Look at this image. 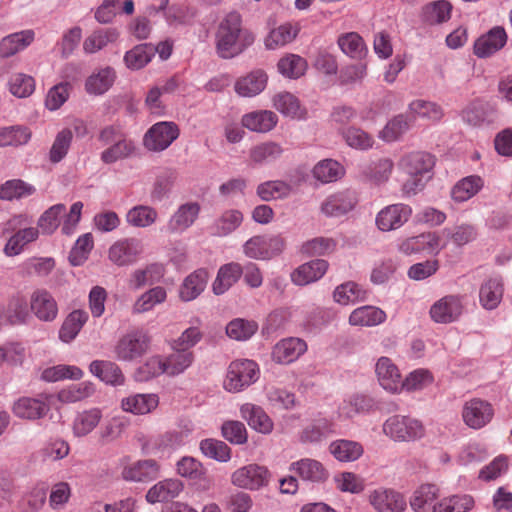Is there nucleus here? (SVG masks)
Segmentation results:
<instances>
[{
  "label": "nucleus",
  "instance_id": "nucleus-1",
  "mask_svg": "<svg viewBox=\"0 0 512 512\" xmlns=\"http://www.w3.org/2000/svg\"><path fill=\"white\" fill-rule=\"evenodd\" d=\"M254 41V34L242 27L241 16L236 12L227 14L220 21L215 34L216 52L223 59L238 56Z\"/></svg>",
  "mask_w": 512,
  "mask_h": 512
},
{
  "label": "nucleus",
  "instance_id": "nucleus-2",
  "mask_svg": "<svg viewBox=\"0 0 512 512\" xmlns=\"http://www.w3.org/2000/svg\"><path fill=\"white\" fill-rule=\"evenodd\" d=\"M434 165L433 156L426 152L413 151L403 155L398 162V168L409 176L402 185L403 194L413 196L423 190L431 178Z\"/></svg>",
  "mask_w": 512,
  "mask_h": 512
},
{
  "label": "nucleus",
  "instance_id": "nucleus-3",
  "mask_svg": "<svg viewBox=\"0 0 512 512\" xmlns=\"http://www.w3.org/2000/svg\"><path fill=\"white\" fill-rule=\"evenodd\" d=\"M32 224L33 219L27 214L14 215L5 223L4 230L12 232L3 249L6 256L13 257L21 254L27 245L39 238L40 231Z\"/></svg>",
  "mask_w": 512,
  "mask_h": 512
},
{
  "label": "nucleus",
  "instance_id": "nucleus-4",
  "mask_svg": "<svg viewBox=\"0 0 512 512\" xmlns=\"http://www.w3.org/2000/svg\"><path fill=\"white\" fill-rule=\"evenodd\" d=\"M260 377L259 365L250 359H236L232 361L223 380V388L230 393H238L252 384Z\"/></svg>",
  "mask_w": 512,
  "mask_h": 512
},
{
  "label": "nucleus",
  "instance_id": "nucleus-5",
  "mask_svg": "<svg viewBox=\"0 0 512 512\" xmlns=\"http://www.w3.org/2000/svg\"><path fill=\"white\" fill-rule=\"evenodd\" d=\"M151 347V337L147 332L135 330L123 335L114 347L115 357L124 362H132L143 357Z\"/></svg>",
  "mask_w": 512,
  "mask_h": 512
},
{
  "label": "nucleus",
  "instance_id": "nucleus-6",
  "mask_svg": "<svg viewBox=\"0 0 512 512\" xmlns=\"http://www.w3.org/2000/svg\"><path fill=\"white\" fill-rule=\"evenodd\" d=\"M385 435L395 441H412L424 436L423 424L410 416L394 415L383 424Z\"/></svg>",
  "mask_w": 512,
  "mask_h": 512
},
{
  "label": "nucleus",
  "instance_id": "nucleus-7",
  "mask_svg": "<svg viewBox=\"0 0 512 512\" xmlns=\"http://www.w3.org/2000/svg\"><path fill=\"white\" fill-rule=\"evenodd\" d=\"M271 477V472L266 466L250 463L231 474V483L241 489L258 491L268 486Z\"/></svg>",
  "mask_w": 512,
  "mask_h": 512
},
{
  "label": "nucleus",
  "instance_id": "nucleus-8",
  "mask_svg": "<svg viewBox=\"0 0 512 512\" xmlns=\"http://www.w3.org/2000/svg\"><path fill=\"white\" fill-rule=\"evenodd\" d=\"M143 253V242L135 237H127L115 241L109 247L108 259L117 266H129L136 263Z\"/></svg>",
  "mask_w": 512,
  "mask_h": 512
},
{
  "label": "nucleus",
  "instance_id": "nucleus-9",
  "mask_svg": "<svg viewBox=\"0 0 512 512\" xmlns=\"http://www.w3.org/2000/svg\"><path fill=\"white\" fill-rule=\"evenodd\" d=\"M461 416L467 427L473 430H479L492 421L494 408L487 400L472 398L463 404Z\"/></svg>",
  "mask_w": 512,
  "mask_h": 512
},
{
  "label": "nucleus",
  "instance_id": "nucleus-10",
  "mask_svg": "<svg viewBox=\"0 0 512 512\" xmlns=\"http://www.w3.org/2000/svg\"><path fill=\"white\" fill-rule=\"evenodd\" d=\"M179 136V128L174 122H158L145 133L143 144L149 151L160 152L167 149Z\"/></svg>",
  "mask_w": 512,
  "mask_h": 512
},
{
  "label": "nucleus",
  "instance_id": "nucleus-11",
  "mask_svg": "<svg viewBox=\"0 0 512 512\" xmlns=\"http://www.w3.org/2000/svg\"><path fill=\"white\" fill-rule=\"evenodd\" d=\"M412 207L405 203L390 204L382 208L376 215L375 224L382 232H390L401 228L412 216Z\"/></svg>",
  "mask_w": 512,
  "mask_h": 512
},
{
  "label": "nucleus",
  "instance_id": "nucleus-12",
  "mask_svg": "<svg viewBox=\"0 0 512 512\" xmlns=\"http://www.w3.org/2000/svg\"><path fill=\"white\" fill-rule=\"evenodd\" d=\"M357 203L356 192L344 189L327 196L320 205V211L327 217H341L351 212Z\"/></svg>",
  "mask_w": 512,
  "mask_h": 512
},
{
  "label": "nucleus",
  "instance_id": "nucleus-13",
  "mask_svg": "<svg viewBox=\"0 0 512 512\" xmlns=\"http://www.w3.org/2000/svg\"><path fill=\"white\" fill-rule=\"evenodd\" d=\"M369 503L378 512H404L407 507L404 495L383 487L370 492Z\"/></svg>",
  "mask_w": 512,
  "mask_h": 512
},
{
  "label": "nucleus",
  "instance_id": "nucleus-14",
  "mask_svg": "<svg viewBox=\"0 0 512 512\" xmlns=\"http://www.w3.org/2000/svg\"><path fill=\"white\" fill-rule=\"evenodd\" d=\"M507 42V33L501 26L491 28L474 43L473 52L479 58H487L501 50Z\"/></svg>",
  "mask_w": 512,
  "mask_h": 512
},
{
  "label": "nucleus",
  "instance_id": "nucleus-15",
  "mask_svg": "<svg viewBox=\"0 0 512 512\" xmlns=\"http://www.w3.org/2000/svg\"><path fill=\"white\" fill-rule=\"evenodd\" d=\"M30 310L39 320H54L58 305L53 295L44 288L35 289L30 295Z\"/></svg>",
  "mask_w": 512,
  "mask_h": 512
},
{
  "label": "nucleus",
  "instance_id": "nucleus-16",
  "mask_svg": "<svg viewBox=\"0 0 512 512\" xmlns=\"http://www.w3.org/2000/svg\"><path fill=\"white\" fill-rule=\"evenodd\" d=\"M200 212V206L196 202H188L180 205L169 218L166 230L171 234H179L191 227Z\"/></svg>",
  "mask_w": 512,
  "mask_h": 512
},
{
  "label": "nucleus",
  "instance_id": "nucleus-17",
  "mask_svg": "<svg viewBox=\"0 0 512 512\" xmlns=\"http://www.w3.org/2000/svg\"><path fill=\"white\" fill-rule=\"evenodd\" d=\"M307 350L304 340L289 337L279 341L272 350V359L279 364H289L297 360Z\"/></svg>",
  "mask_w": 512,
  "mask_h": 512
},
{
  "label": "nucleus",
  "instance_id": "nucleus-18",
  "mask_svg": "<svg viewBox=\"0 0 512 512\" xmlns=\"http://www.w3.org/2000/svg\"><path fill=\"white\" fill-rule=\"evenodd\" d=\"M463 299L456 295H446L437 300L430 308L433 320H455L463 315Z\"/></svg>",
  "mask_w": 512,
  "mask_h": 512
},
{
  "label": "nucleus",
  "instance_id": "nucleus-19",
  "mask_svg": "<svg viewBox=\"0 0 512 512\" xmlns=\"http://www.w3.org/2000/svg\"><path fill=\"white\" fill-rule=\"evenodd\" d=\"M375 372L380 385L385 390L396 393L402 389L401 374L390 358H379L376 363Z\"/></svg>",
  "mask_w": 512,
  "mask_h": 512
},
{
  "label": "nucleus",
  "instance_id": "nucleus-20",
  "mask_svg": "<svg viewBox=\"0 0 512 512\" xmlns=\"http://www.w3.org/2000/svg\"><path fill=\"white\" fill-rule=\"evenodd\" d=\"M328 266V262L323 259H316L304 263L291 274L292 282L299 286L315 282L325 275Z\"/></svg>",
  "mask_w": 512,
  "mask_h": 512
},
{
  "label": "nucleus",
  "instance_id": "nucleus-21",
  "mask_svg": "<svg viewBox=\"0 0 512 512\" xmlns=\"http://www.w3.org/2000/svg\"><path fill=\"white\" fill-rule=\"evenodd\" d=\"M209 273L205 269H198L189 274L179 287V298L184 302L196 299L206 288Z\"/></svg>",
  "mask_w": 512,
  "mask_h": 512
},
{
  "label": "nucleus",
  "instance_id": "nucleus-22",
  "mask_svg": "<svg viewBox=\"0 0 512 512\" xmlns=\"http://www.w3.org/2000/svg\"><path fill=\"white\" fill-rule=\"evenodd\" d=\"M267 80V74L263 70L251 71L235 82V92L241 97H254L265 89Z\"/></svg>",
  "mask_w": 512,
  "mask_h": 512
},
{
  "label": "nucleus",
  "instance_id": "nucleus-23",
  "mask_svg": "<svg viewBox=\"0 0 512 512\" xmlns=\"http://www.w3.org/2000/svg\"><path fill=\"white\" fill-rule=\"evenodd\" d=\"M278 123L277 115L270 110H258L242 116L241 124L252 132L267 133Z\"/></svg>",
  "mask_w": 512,
  "mask_h": 512
},
{
  "label": "nucleus",
  "instance_id": "nucleus-24",
  "mask_svg": "<svg viewBox=\"0 0 512 512\" xmlns=\"http://www.w3.org/2000/svg\"><path fill=\"white\" fill-rule=\"evenodd\" d=\"M103 414L99 408H90L78 412L72 421V432L82 438L92 433L102 421Z\"/></svg>",
  "mask_w": 512,
  "mask_h": 512
},
{
  "label": "nucleus",
  "instance_id": "nucleus-25",
  "mask_svg": "<svg viewBox=\"0 0 512 512\" xmlns=\"http://www.w3.org/2000/svg\"><path fill=\"white\" fill-rule=\"evenodd\" d=\"M290 471L297 474L302 480L310 482H323L328 477V472L323 464L312 458H303L293 462Z\"/></svg>",
  "mask_w": 512,
  "mask_h": 512
},
{
  "label": "nucleus",
  "instance_id": "nucleus-26",
  "mask_svg": "<svg viewBox=\"0 0 512 512\" xmlns=\"http://www.w3.org/2000/svg\"><path fill=\"white\" fill-rule=\"evenodd\" d=\"M241 416L249 426L263 434H269L273 430V422L266 412L257 405L245 403L240 408Z\"/></svg>",
  "mask_w": 512,
  "mask_h": 512
},
{
  "label": "nucleus",
  "instance_id": "nucleus-27",
  "mask_svg": "<svg viewBox=\"0 0 512 512\" xmlns=\"http://www.w3.org/2000/svg\"><path fill=\"white\" fill-rule=\"evenodd\" d=\"M89 371L106 384L120 386L125 383V376L120 367L112 361L94 360L89 366Z\"/></svg>",
  "mask_w": 512,
  "mask_h": 512
},
{
  "label": "nucleus",
  "instance_id": "nucleus-28",
  "mask_svg": "<svg viewBox=\"0 0 512 512\" xmlns=\"http://www.w3.org/2000/svg\"><path fill=\"white\" fill-rule=\"evenodd\" d=\"M299 27L297 24L289 22L283 23L269 31L264 38V45L267 50H276L291 43L298 35Z\"/></svg>",
  "mask_w": 512,
  "mask_h": 512
},
{
  "label": "nucleus",
  "instance_id": "nucleus-29",
  "mask_svg": "<svg viewBox=\"0 0 512 512\" xmlns=\"http://www.w3.org/2000/svg\"><path fill=\"white\" fill-rule=\"evenodd\" d=\"M183 490V483L178 479H165L152 486L147 494L146 500L155 504L176 498Z\"/></svg>",
  "mask_w": 512,
  "mask_h": 512
},
{
  "label": "nucleus",
  "instance_id": "nucleus-30",
  "mask_svg": "<svg viewBox=\"0 0 512 512\" xmlns=\"http://www.w3.org/2000/svg\"><path fill=\"white\" fill-rule=\"evenodd\" d=\"M243 269L239 263L230 262L222 265L212 284V291L215 295H222L227 292L241 277Z\"/></svg>",
  "mask_w": 512,
  "mask_h": 512
},
{
  "label": "nucleus",
  "instance_id": "nucleus-31",
  "mask_svg": "<svg viewBox=\"0 0 512 512\" xmlns=\"http://www.w3.org/2000/svg\"><path fill=\"white\" fill-rule=\"evenodd\" d=\"M159 468L158 462L153 459L142 460L125 467L122 477L127 481H150L158 476Z\"/></svg>",
  "mask_w": 512,
  "mask_h": 512
},
{
  "label": "nucleus",
  "instance_id": "nucleus-32",
  "mask_svg": "<svg viewBox=\"0 0 512 512\" xmlns=\"http://www.w3.org/2000/svg\"><path fill=\"white\" fill-rule=\"evenodd\" d=\"M439 496L438 487L433 484H424L413 492L409 504L414 512H433V505Z\"/></svg>",
  "mask_w": 512,
  "mask_h": 512
},
{
  "label": "nucleus",
  "instance_id": "nucleus-33",
  "mask_svg": "<svg viewBox=\"0 0 512 512\" xmlns=\"http://www.w3.org/2000/svg\"><path fill=\"white\" fill-rule=\"evenodd\" d=\"M283 152V147L277 142H261L250 148L249 161L253 166L264 165L278 160Z\"/></svg>",
  "mask_w": 512,
  "mask_h": 512
},
{
  "label": "nucleus",
  "instance_id": "nucleus-34",
  "mask_svg": "<svg viewBox=\"0 0 512 512\" xmlns=\"http://www.w3.org/2000/svg\"><path fill=\"white\" fill-rule=\"evenodd\" d=\"M159 398L156 394H134L121 400L123 411L135 415H145L157 408Z\"/></svg>",
  "mask_w": 512,
  "mask_h": 512
},
{
  "label": "nucleus",
  "instance_id": "nucleus-35",
  "mask_svg": "<svg viewBox=\"0 0 512 512\" xmlns=\"http://www.w3.org/2000/svg\"><path fill=\"white\" fill-rule=\"evenodd\" d=\"M116 72L111 67L95 70L85 81V91L89 95H102L113 85Z\"/></svg>",
  "mask_w": 512,
  "mask_h": 512
},
{
  "label": "nucleus",
  "instance_id": "nucleus-36",
  "mask_svg": "<svg viewBox=\"0 0 512 512\" xmlns=\"http://www.w3.org/2000/svg\"><path fill=\"white\" fill-rule=\"evenodd\" d=\"M33 30H23L12 33L0 41V57L8 58L24 50L34 40Z\"/></svg>",
  "mask_w": 512,
  "mask_h": 512
},
{
  "label": "nucleus",
  "instance_id": "nucleus-37",
  "mask_svg": "<svg viewBox=\"0 0 512 512\" xmlns=\"http://www.w3.org/2000/svg\"><path fill=\"white\" fill-rule=\"evenodd\" d=\"M273 107L283 116L292 119H304L306 110L296 96L289 92H279L272 98Z\"/></svg>",
  "mask_w": 512,
  "mask_h": 512
},
{
  "label": "nucleus",
  "instance_id": "nucleus-38",
  "mask_svg": "<svg viewBox=\"0 0 512 512\" xmlns=\"http://www.w3.org/2000/svg\"><path fill=\"white\" fill-rule=\"evenodd\" d=\"M47 487L45 483L38 482L25 492L18 502L20 512H39L45 505Z\"/></svg>",
  "mask_w": 512,
  "mask_h": 512
},
{
  "label": "nucleus",
  "instance_id": "nucleus-39",
  "mask_svg": "<svg viewBox=\"0 0 512 512\" xmlns=\"http://www.w3.org/2000/svg\"><path fill=\"white\" fill-rule=\"evenodd\" d=\"M503 283L499 277H491L480 287L479 300L483 308L495 309L503 297Z\"/></svg>",
  "mask_w": 512,
  "mask_h": 512
},
{
  "label": "nucleus",
  "instance_id": "nucleus-40",
  "mask_svg": "<svg viewBox=\"0 0 512 512\" xmlns=\"http://www.w3.org/2000/svg\"><path fill=\"white\" fill-rule=\"evenodd\" d=\"M48 409L46 402L30 397H22L13 405V413L17 417L29 420L43 417Z\"/></svg>",
  "mask_w": 512,
  "mask_h": 512
},
{
  "label": "nucleus",
  "instance_id": "nucleus-41",
  "mask_svg": "<svg viewBox=\"0 0 512 512\" xmlns=\"http://www.w3.org/2000/svg\"><path fill=\"white\" fill-rule=\"evenodd\" d=\"M483 186L484 181L478 175L464 177L453 186L451 198L458 203L468 201L474 197Z\"/></svg>",
  "mask_w": 512,
  "mask_h": 512
},
{
  "label": "nucleus",
  "instance_id": "nucleus-42",
  "mask_svg": "<svg viewBox=\"0 0 512 512\" xmlns=\"http://www.w3.org/2000/svg\"><path fill=\"white\" fill-rule=\"evenodd\" d=\"M244 220L243 213L238 209H227L215 220L213 234L224 237L238 229Z\"/></svg>",
  "mask_w": 512,
  "mask_h": 512
},
{
  "label": "nucleus",
  "instance_id": "nucleus-43",
  "mask_svg": "<svg viewBox=\"0 0 512 512\" xmlns=\"http://www.w3.org/2000/svg\"><path fill=\"white\" fill-rule=\"evenodd\" d=\"M329 451L338 461L352 462L362 456L364 449L359 442L340 439L329 445Z\"/></svg>",
  "mask_w": 512,
  "mask_h": 512
},
{
  "label": "nucleus",
  "instance_id": "nucleus-44",
  "mask_svg": "<svg viewBox=\"0 0 512 512\" xmlns=\"http://www.w3.org/2000/svg\"><path fill=\"white\" fill-rule=\"evenodd\" d=\"M292 186L283 180L265 181L257 186L256 193L263 201L286 199L292 193Z\"/></svg>",
  "mask_w": 512,
  "mask_h": 512
},
{
  "label": "nucleus",
  "instance_id": "nucleus-45",
  "mask_svg": "<svg viewBox=\"0 0 512 512\" xmlns=\"http://www.w3.org/2000/svg\"><path fill=\"white\" fill-rule=\"evenodd\" d=\"M32 137L28 127L21 125L0 128V147H19L26 145Z\"/></svg>",
  "mask_w": 512,
  "mask_h": 512
},
{
  "label": "nucleus",
  "instance_id": "nucleus-46",
  "mask_svg": "<svg viewBox=\"0 0 512 512\" xmlns=\"http://www.w3.org/2000/svg\"><path fill=\"white\" fill-rule=\"evenodd\" d=\"M312 174L316 180L327 184L341 179L345 174V169L336 160L324 159L314 166Z\"/></svg>",
  "mask_w": 512,
  "mask_h": 512
},
{
  "label": "nucleus",
  "instance_id": "nucleus-47",
  "mask_svg": "<svg viewBox=\"0 0 512 512\" xmlns=\"http://www.w3.org/2000/svg\"><path fill=\"white\" fill-rule=\"evenodd\" d=\"M408 114L412 119L423 118L429 121H439L443 117V110L434 102L416 99L409 104Z\"/></svg>",
  "mask_w": 512,
  "mask_h": 512
},
{
  "label": "nucleus",
  "instance_id": "nucleus-48",
  "mask_svg": "<svg viewBox=\"0 0 512 512\" xmlns=\"http://www.w3.org/2000/svg\"><path fill=\"white\" fill-rule=\"evenodd\" d=\"M155 55V49L149 44H140L127 51L124 55V62L127 68L139 70L144 68Z\"/></svg>",
  "mask_w": 512,
  "mask_h": 512
},
{
  "label": "nucleus",
  "instance_id": "nucleus-49",
  "mask_svg": "<svg viewBox=\"0 0 512 512\" xmlns=\"http://www.w3.org/2000/svg\"><path fill=\"white\" fill-rule=\"evenodd\" d=\"M174 350L173 353L164 358L166 375L168 376H176L183 373L194 361L193 352L183 349Z\"/></svg>",
  "mask_w": 512,
  "mask_h": 512
},
{
  "label": "nucleus",
  "instance_id": "nucleus-50",
  "mask_svg": "<svg viewBox=\"0 0 512 512\" xmlns=\"http://www.w3.org/2000/svg\"><path fill=\"white\" fill-rule=\"evenodd\" d=\"M36 191L35 187L20 179L8 180L0 186V199L13 201L31 196Z\"/></svg>",
  "mask_w": 512,
  "mask_h": 512
},
{
  "label": "nucleus",
  "instance_id": "nucleus-51",
  "mask_svg": "<svg viewBox=\"0 0 512 512\" xmlns=\"http://www.w3.org/2000/svg\"><path fill=\"white\" fill-rule=\"evenodd\" d=\"M119 33L115 29H99L89 35L83 42V50L87 54H93L109 43L117 40Z\"/></svg>",
  "mask_w": 512,
  "mask_h": 512
},
{
  "label": "nucleus",
  "instance_id": "nucleus-52",
  "mask_svg": "<svg viewBox=\"0 0 512 512\" xmlns=\"http://www.w3.org/2000/svg\"><path fill=\"white\" fill-rule=\"evenodd\" d=\"M157 218V211L146 205L134 206L126 214V222L136 228L149 227L156 222Z\"/></svg>",
  "mask_w": 512,
  "mask_h": 512
},
{
  "label": "nucleus",
  "instance_id": "nucleus-53",
  "mask_svg": "<svg viewBox=\"0 0 512 512\" xmlns=\"http://www.w3.org/2000/svg\"><path fill=\"white\" fill-rule=\"evenodd\" d=\"M278 72L286 78L297 79L304 75L307 62L296 54H287L277 63Z\"/></svg>",
  "mask_w": 512,
  "mask_h": 512
},
{
  "label": "nucleus",
  "instance_id": "nucleus-54",
  "mask_svg": "<svg viewBox=\"0 0 512 512\" xmlns=\"http://www.w3.org/2000/svg\"><path fill=\"white\" fill-rule=\"evenodd\" d=\"M474 506L470 495H453L443 498L433 505V512H467Z\"/></svg>",
  "mask_w": 512,
  "mask_h": 512
},
{
  "label": "nucleus",
  "instance_id": "nucleus-55",
  "mask_svg": "<svg viewBox=\"0 0 512 512\" xmlns=\"http://www.w3.org/2000/svg\"><path fill=\"white\" fill-rule=\"evenodd\" d=\"M338 45L343 53L354 59H362L367 54V47L356 32L341 35L338 38Z\"/></svg>",
  "mask_w": 512,
  "mask_h": 512
},
{
  "label": "nucleus",
  "instance_id": "nucleus-56",
  "mask_svg": "<svg viewBox=\"0 0 512 512\" xmlns=\"http://www.w3.org/2000/svg\"><path fill=\"white\" fill-rule=\"evenodd\" d=\"M333 422L326 418L314 420L301 432L302 442H319L333 433Z\"/></svg>",
  "mask_w": 512,
  "mask_h": 512
},
{
  "label": "nucleus",
  "instance_id": "nucleus-57",
  "mask_svg": "<svg viewBox=\"0 0 512 512\" xmlns=\"http://www.w3.org/2000/svg\"><path fill=\"white\" fill-rule=\"evenodd\" d=\"M167 298V291L156 286L144 292L134 303L133 311L143 313L152 310L157 304L163 303Z\"/></svg>",
  "mask_w": 512,
  "mask_h": 512
},
{
  "label": "nucleus",
  "instance_id": "nucleus-58",
  "mask_svg": "<svg viewBox=\"0 0 512 512\" xmlns=\"http://www.w3.org/2000/svg\"><path fill=\"white\" fill-rule=\"evenodd\" d=\"M95 392V386L92 382L84 381L72 384L59 391L58 399L63 403H75L82 401Z\"/></svg>",
  "mask_w": 512,
  "mask_h": 512
},
{
  "label": "nucleus",
  "instance_id": "nucleus-59",
  "mask_svg": "<svg viewBox=\"0 0 512 512\" xmlns=\"http://www.w3.org/2000/svg\"><path fill=\"white\" fill-rule=\"evenodd\" d=\"M134 144L128 139H118L114 144L101 152V161L105 164H112L129 157L134 152Z\"/></svg>",
  "mask_w": 512,
  "mask_h": 512
},
{
  "label": "nucleus",
  "instance_id": "nucleus-60",
  "mask_svg": "<svg viewBox=\"0 0 512 512\" xmlns=\"http://www.w3.org/2000/svg\"><path fill=\"white\" fill-rule=\"evenodd\" d=\"M410 128L407 117L399 114L392 118L384 128L379 132L378 137L385 142H394L399 140Z\"/></svg>",
  "mask_w": 512,
  "mask_h": 512
},
{
  "label": "nucleus",
  "instance_id": "nucleus-61",
  "mask_svg": "<svg viewBox=\"0 0 512 512\" xmlns=\"http://www.w3.org/2000/svg\"><path fill=\"white\" fill-rule=\"evenodd\" d=\"M365 296V290L353 281H348L338 285L333 292L334 300L341 305L354 303L358 300L364 299Z\"/></svg>",
  "mask_w": 512,
  "mask_h": 512
},
{
  "label": "nucleus",
  "instance_id": "nucleus-62",
  "mask_svg": "<svg viewBox=\"0 0 512 512\" xmlns=\"http://www.w3.org/2000/svg\"><path fill=\"white\" fill-rule=\"evenodd\" d=\"M346 144L356 150L371 149L375 143L372 135L358 127H348L342 131Z\"/></svg>",
  "mask_w": 512,
  "mask_h": 512
},
{
  "label": "nucleus",
  "instance_id": "nucleus-63",
  "mask_svg": "<svg viewBox=\"0 0 512 512\" xmlns=\"http://www.w3.org/2000/svg\"><path fill=\"white\" fill-rule=\"evenodd\" d=\"M21 267L27 276L45 277L54 269L55 260L51 257H32L24 261Z\"/></svg>",
  "mask_w": 512,
  "mask_h": 512
},
{
  "label": "nucleus",
  "instance_id": "nucleus-64",
  "mask_svg": "<svg viewBox=\"0 0 512 512\" xmlns=\"http://www.w3.org/2000/svg\"><path fill=\"white\" fill-rule=\"evenodd\" d=\"M177 473L185 478L194 481H201L205 479L206 470L202 463L197 459L185 456L182 457L176 464Z\"/></svg>",
  "mask_w": 512,
  "mask_h": 512
}]
</instances>
